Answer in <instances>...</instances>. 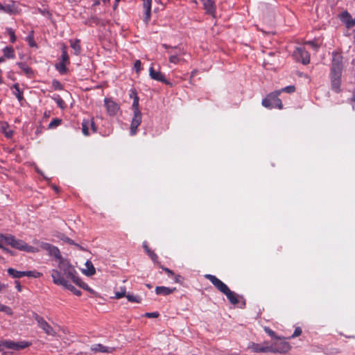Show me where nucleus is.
Wrapping results in <instances>:
<instances>
[{
  "instance_id": "57",
  "label": "nucleus",
  "mask_w": 355,
  "mask_h": 355,
  "mask_svg": "<svg viewBox=\"0 0 355 355\" xmlns=\"http://www.w3.org/2000/svg\"><path fill=\"white\" fill-rule=\"evenodd\" d=\"M67 242H68L69 243H70V244L76 245L78 246V245L76 244V243H74L71 239H67Z\"/></svg>"
},
{
  "instance_id": "54",
  "label": "nucleus",
  "mask_w": 355,
  "mask_h": 355,
  "mask_svg": "<svg viewBox=\"0 0 355 355\" xmlns=\"http://www.w3.org/2000/svg\"><path fill=\"white\" fill-rule=\"evenodd\" d=\"M41 276H42V273H41L40 272L34 271V273L33 275V277L37 278V277H40Z\"/></svg>"
},
{
  "instance_id": "64",
  "label": "nucleus",
  "mask_w": 355,
  "mask_h": 355,
  "mask_svg": "<svg viewBox=\"0 0 355 355\" xmlns=\"http://www.w3.org/2000/svg\"><path fill=\"white\" fill-rule=\"evenodd\" d=\"M53 189H54L56 191H58V188L57 187H55V186H54V187H53Z\"/></svg>"
},
{
  "instance_id": "12",
  "label": "nucleus",
  "mask_w": 355,
  "mask_h": 355,
  "mask_svg": "<svg viewBox=\"0 0 355 355\" xmlns=\"http://www.w3.org/2000/svg\"><path fill=\"white\" fill-rule=\"evenodd\" d=\"M104 102L108 114L114 116L118 113L120 109V106L118 103L114 102L112 99L107 98H105Z\"/></svg>"
},
{
  "instance_id": "51",
  "label": "nucleus",
  "mask_w": 355,
  "mask_h": 355,
  "mask_svg": "<svg viewBox=\"0 0 355 355\" xmlns=\"http://www.w3.org/2000/svg\"><path fill=\"white\" fill-rule=\"evenodd\" d=\"M182 277L180 275H175V282L181 284Z\"/></svg>"
},
{
  "instance_id": "32",
  "label": "nucleus",
  "mask_w": 355,
  "mask_h": 355,
  "mask_svg": "<svg viewBox=\"0 0 355 355\" xmlns=\"http://www.w3.org/2000/svg\"><path fill=\"white\" fill-rule=\"evenodd\" d=\"M125 295H127L126 294V288L125 287H121L120 288V291H116L115 292V298L116 299H121L123 297H125Z\"/></svg>"
},
{
  "instance_id": "8",
  "label": "nucleus",
  "mask_w": 355,
  "mask_h": 355,
  "mask_svg": "<svg viewBox=\"0 0 355 355\" xmlns=\"http://www.w3.org/2000/svg\"><path fill=\"white\" fill-rule=\"evenodd\" d=\"M249 348L256 353H272L273 351V345L268 342L262 344L252 343Z\"/></svg>"
},
{
  "instance_id": "37",
  "label": "nucleus",
  "mask_w": 355,
  "mask_h": 355,
  "mask_svg": "<svg viewBox=\"0 0 355 355\" xmlns=\"http://www.w3.org/2000/svg\"><path fill=\"white\" fill-rule=\"evenodd\" d=\"M62 120L60 119H54L49 124V128H53L58 126L61 123Z\"/></svg>"
},
{
  "instance_id": "24",
  "label": "nucleus",
  "mask_w": 355,
  "mask_h": 355,
  "mask_svg": "<svg viewBox=\"0 0 355 355\" xmlns=\"http://www.w3.org/2000/svg\"><path fill=\"white\" fill-rule=\"evenodd\" d=\"M272 94H269L265 98L262 100V105L267 108H272L273 107V104L272 102Z\"/></svg>"
},
{
  "instance_id": "20",
  "label": "nucleus",
  "mask_w": 355,
  "mask_h": 355,
  "mask_svg": "<svg viewBox=\"0 0 355 355\" xmlns=\"http://www.w3.org/2000/svg\"><path fill=\"white\" fill-rule=\"evenodd\" d=\"M280 93L281 91H275L271 93L273 97L272 98V102L273 104V107H277L279 109H282L283 105L282 101L278 98V96L280 94Z\"/></svg>"
},
{
  "instance_id": "53",
  "label": "nucleus",
  "mask_w": 355,
  "mask_h": 355,
  "mask_svg": "<svg viewBox=\"0 0 355 355\" xmlns=\"http://www.w3.org/2000/svg\"><path fill=\"white\" fill-rule=\"evenodd\" d=\"M33 273H34V271H24V276H27V277H33Z\"/></svg>"
},
{
  "instance_id": "34",
  "label": "nucleus",
  "mask_w": 355,
  "mask_h": 355,
  "mask_svg": "<svg viewBox=\"0 0 355 355\" xmlns=\"http://www.w3.org/2000/svg\"><path fill=\"white\" fill-rule=\"evenodd\" d=\"M0 311L5 312L7 315H12L13 311L9 306H5L0 303Z\"/></svg>"
},
{
  "instance_id": "61",
  "label": "nucleus",
  "mask_w": 355,
  "mask_h": 355,
  "mask_svg": "<svg viewBox=\"0 0 355 355\" xmlns=\"http://www.w3.org/2000/svg\"><path fill=\"white\" fill-rule=\"evenodd\" d=\"M55 87H59L60 88V83L58 82L53 83Z\"/></svg>"
},
{
  "instance_id": "2",
  "label": "nucleus",
  "mask_w": 355,
  "mask_h": 355,
  "mask_svg": "<svg viewBox=\"0 0 355 355\" xmlns=\"http://www.w3.org/2000/svg\"><path fill=\"white\" fill-rule=\"evenodd\" d=\"M205 277L209 279L220 292L225 295L231 304L235 305L239 303V295L232 291L225 283L216 276L207 274L205 275Z\"/></svg>"
},
{
  "instance_id": "30",
  "label": "nucleus",
  "mask_w": 355,
  "mask_h": 355,
  "mask_svg": "<svg viewBox=\"0 0 355 355\" xmlns=\"http://www.w3.org/2000/svg\"><path fill=\"white\" fill-rule=\"evenodd\" d=\"M3 54L8 58H12L15 55L14 50L12 47L7 46L3 49Z\"/></svg>"
},
{
  "instance_id": "47",
  "label": "nucleus",
  "mask_w": 355,
  "mask_h": 355,
  "mask_svg": "<svg viewBox=\"0 0 355 355\" xmlns=\"http://www.w3.org/2000/svg\"><path fill=\"white\" fill-rule=\"evenodd\" d=\"M145 315L149 318H155L159 316V313L157 312L146 313Z\"/></svg>"
},
{
  "instance_id": "39",
  "label": "nucleus",
  "mask_w": 355,
  "mask_h": 355,
  "mask_svg": "<svg viewBox=\"0 0 355 355\" xmlns=\"http://www.w3.org/2000/svg\"><path fill=\"white\" fill-rule=\"evenodd\" d=\"M264 331L269 335L272 338H275L276 340H278L279 339V337H277L276 336V334L275 333V331H273L272 330H271L270 329H269L268 327H264Z\"/></svg>"
},
{
  "instance_id": "33",
  "label": "nucleus",
  "mask_w": 355,
  "mask_h": 355,
  "mask_svg": "<svg viewBox=\"0 0 355 355\" xmlns=\"http://www.w3.org/2000/svg\"><path fill=\"white\" fill-rule=\"evenodd\" d=\"M62 62H69V56L67 52V46L63 45L62 47Z\"/></svg>"
},
{
  "instance_id": "25",
  "label": "nucleus",
  "mask_w": 355,
  "mask_h": 355,
  "mask_svg": "<svg viewBox=\"0 0 355 355\" xmlns=\"http://www.w3.org/2000/svg\"><path fill=\"white\" fill-rule=\"evenodd\" d=\"M71 47L73 49L76 55H78L80 52L81 47L80 45V40H76L74 41L71 40Z\"/></svg>"
},
{
  "instance_id": "16",
  "label": "nucleus",
  "mask_w": 355,
  "mask_h": 355,
  "mask_svg": "<svg viewBox=\"0 0 355 355\" xmlns=\"http://www.w3.org/2000/svg\"><path fill=\"white\" fill-rule=\"evenodd\" d=\"M203 3L206 12L213 17H215L216 6L214 0H201Z\"/></svg>"
},
{
  "instance_id": "18",
  "label": "nucleus",
  "mask_w": 355,
  "mask_h": 355,
  "mask_svg": "<svg viewBox=\"0 0 355 355\" xmlns=\"http://www.w3.org/2000/svg\"><path fill=\"white\" fill-rule=\"evenodd\" d=\"M0 10L10 15L16 14L18 12L17 7L13 1L4 6L2 5V8H1Z\"/></svg>"
},
{
  "instance_id": "46",
  "label": "nucleus",
  "mask_w": 355,
  "mask_h": 355,
  "mask_svg": "<svg viewBox=\"0 0 355 355\" xmlns=\"http://www.w3.org/2000/svg\"><path fill=\"white\" fill-rule=\"evenodd\" d=\"M134 67L137 71V73H139L141 70V61L140 60H136L135 62Z\"/></svg>"
},
{
  "instance_id": "3",
  "label": "nucleus",
  "mask_w": 355,
  "mask_h": 355,
  "mask_svg": "<svg viewBox=\"0 0 355 355\" xmlns=\"http://www.w3.org/2000/svg\"><path fill=\"white\" fill-rule=\"evenodd\" d=\"M132 107L134 108V116L130 125V133L134 135L141 122V113L139 110V97L137 95L134 98Z\"/></svg>"
},
{
  "instance_id": "43",
  "label": "nucleus",
  "mask_w": 355,
  "mask_h": 355,
  "mask_svg": "<svg viewBox=\"0 0 355 355\" xmlns=\"http://www.w3.org/2000/svg\"><path fill=\"white\" fill-rule=\"evenodd\" d=\"M27 40L28 41L30 46H35V43L33 40V31L31 32L30 35L27 37Z\"/></svg>"
},
{
  "instance_id": "26",
  "label": "nucleus",
  "mask_w": 355,
  "mask_h": 355,
  "mask_svg": "<svg viewBox=\"0 0 355 355\" xmlns=\"http://www.w3.org/2000/svg\"><path fill=\"white\" fill-rule=\"evenodd\" d=\"M331 78L332 89L338 92L340 86V78L331 77Z\"/></svg>"
},
{
  "instance_id": "59",
  "label": "nucleus",
  "mask_w": 355,
  "mask_h": 355,
  "mask_svg": "<svg viewBox=\"0 0 355 355\" xmlns=\"http://www.w3.org/2000/svg\"><path fill=\"white\" fill-rule=\"evenodd\" d=\"M144 248L145 249L146 252H147V250H151L147 245L144 244Z\"/></svg>"
},
{
  "instance_id": "27",
  "label": "nucleus",
  "mask_w": 355,
  "mask_h": 355,
  "mask_svg": "<svg viewBox=\"0 0 355 355\" xmlns=\"http://www.w3.org/2000/svg\"><path fill=\"white\" fill-rule=\"evenodd\" d=\"M12 237L13 236L12 235H3V234H0V243L3 245V244H7V245H10V243L12 241Z\"/></svg>"
},
{
  "instance_id": "35",
  "label": "nucleus",
  "mask_w": 355,
  "mask_h": 355,
  "mask_svg": "<svg viewBox=\"0 0 355 355\" xmlns=\"http://www.w3.org/2000/svg\"><path fill=\"white\" fill-rule=\"evenodd\" d=\"M19 68L24 71V73L27 75H30L32 73V70L27 65H26L23 62L18 63Z\"/></svg>"
},
{
  "instance_id": "13",
  "label": "nucleus",
  "mask_w": 355,
  "mask_h": 355,
  "mask_svg": "<svg viewBox=\"0 0 355 355\" xmlns=\"http://www.w3.org/2000/svg\"><path fill=\"white\" fill-rule=\"evenodd\" d=\"M55 275V284L61 286L64 288L67 289L70 291L71 292L73 293L76 290V288L70 283L71 280H64L62 279L59 278V276L56 272H54Z\"/></svg>"
},
{
  "instance_id": "58",
  "label": "nucleus",
  "mask_w": 355,
  "mask_h": 355,
  "mask_svg": "<svg viewBox=\"0 0 355 355\" xmlns=\"http://www.w3.org/2000/svg\"><path fill=\"white\" fill-rule=\"evenodd\" d=\"M0 248L3 249L5 252H9V250L8 248H4L2 244L0 243Z\"/></svg>"
},
{
  "instance_id": "9",
  "label": "nucleus",
  "mask_w": 355,
  "mask_h": 355,
  "mask_svg": "<svg viewBox=\"0 0 355 355\" xmlns=\"http://www.w3.org/2000/svg\"><path fill=\"white\" fill-rule=\"evenodd\" d=\"M40 246L42 250L46 251L49 255L53 257L57 261L63 258L57 247L48 243H42Z\"/></svg>"
},
{
  "instance_id": "5",
  "label": "nucleus",
  "mask_w": 355,
  "mask_h": 355,
  "mask_svg": "<svg viewBox=\"0 0 355 355\" xmlns=\"http://www.w3.org/2000/svg\"><path fill=\"white\" fill-rule=\"evenodd\" d=\"M343 57L338 53H333L331 77L340 78L343 69Z\"/></svg>"
},
{
  "instance_id": "40",
  "label": "nucleus",
  "mask_w": 355,
  "mask_h": 355,
  "mask_svg": "<svg viewBox=\"0 0 355 355\" xmlns=\"http://www.w3.org/2000/svg\"><path fill=\"white\" fill-rule=\"evenodd\" d=\"M8 33L10 37V41L11 42H15L16 41V37L15 35V32L12 28H8L7 29Z\"/></svg>"
},
{
  "instance_id": "60",
  "label": "nucleus",
  "mask_w": 355,
  "mask_h": 355,
  "mask_svg": "<svg viewBox=\"0 0 355 355\" xmlns=\"http://www.w3.org/2000/svg\"><path fill=\"white\" fill-rule=\"evenodd\" d=\"M351 101H352V102H354V103H355V91L354 92V94H353V96H352V98H351Z\"/></svg>"
},
{
  "instance_id": "62",
  "label": "nucleus",
  "mask_w": 355,
  "mask_h": 355,
  "mask_svg": "<svg viewBox=\"0 0 355 355\" xmlns=\"http://www.w3.org/2000/svg\"><path fill=\"white\" fill-rule=\"evenodd\" d=\"M5 287H6V286H5L4 284H0V291H1L2 289H3Z\"/></svg>"
},
{
  "instance_id": "44",
  "label": "nucleus",
  "mask_w": 355,
  "mask_h": 355,
  "mask_svg": "<svg viewBox=\"0 0 355 355\" xmlns=\"http://www.w3.org/2000/svg\"><path fill=\"white\" fill-rule=\"evenodd\" d=\"M281 92L282 91H284V92H288V93H293L295 91V87L293 85H291V86H288V87H284V89H282V90H280Z\"/></svg>"
},
{
  "instance_id": "42",
  "label": "nucleus",
  "mask_w": 355,
  "mask_h": 355,
  "mask_svg": "<svg viewBox=\"0 0 355 355\" xmlns=\"http://www.w3.org/2000/svg\"><path fill=\"white\" fill-rule=\"evenodd\" d=\"M58 105L61 108V109H64L65 107V104H64V101L60 98V97H58L56 98H55Z\"/></svg>"
},
{
  "instance_id": "23",
  "label": "nucleus",
  "mask_w": 355,
  "mask_h": 355,
  "mask_svg": "<svg viewBox=\"0 0 355 355\" xmlns=\"http://www.w3.org/2000/svg\"><path fill=\"white\" fill-rule=\"evenodd\" d=\"M8 273L13 278H20L24 276V271H18L14 268H9L8 269Z\"/></svg>"
},
{
  "instance_id": "19",
  "label": "nucleus",
  "mask_w": 355,
  "mask_h": 355,
  "mask_svg": "<svg viewBox=\"0 0 355 355\" xmlns=\"http://www.w3.org/2000/svg\"><path fill=\"white\" fill-rule=\"evenodd\" d=\"M85 268L83 269V272L87 276H92L95 274L96 269L90 261H87L85 264Z\"/></svg>"
},
{
  "instance_id": "50",
  "label": "nucleus",
  "mask_w": 355,
  "mask_h": 355,
  "mask_svg": "<svg viewBox=\"0 0 355 355\" xmlns=\"http://www.w3.org/2000/svg\"><path fill=\"white\" fill-rule=\"evenodd\" d=\"M89 125H91L92 130L94 132H96L97 129H96V127L95 125V123H94V121L93 119L91 121H89Z\"/></svg>"
},
{
  "instance_id": "45",
  "label": "nucleus",
  "mask_w": 355,
  "mask_h": 355,
  "mask_svg": "<svg viewBox=\"0 0 355 355\" xmlns=\"http://www.w3.org/2000/svg\"><path fill=\"white\" fill-rule=\"evenodd\" d=\"M302 334V329L300 327H297L295 329L293 334L291 336V338H295L301 335Z\"/></svg>"
},
{
  "instance_id": "31",
  "label": "nucleus",
  "mask_w": 355,
  "mask_h": 355,
  "mask_svg": "<svg viewBox=\"0 0 355 355\" xmlns=\"http://www.w3.org/2000/svg\"><path fill=\"white\" fill-rule=\"evenodd\" d=\"M89 120H83L82 123V130L83 133L85 136H88L89 135Z\"/></svg>"
},
{
  "instance_id": "15",
  "label": "nucleus",
  "mask_w": 355,
  "mask_h": 355,
  "mask_svg": "<svg viewBox=\"0 0 355 355\" xmlns=\"http://www.w3.org/2000/svg\"><path fill=\"white\" fill-rule=\"evenodd\" d=\"M143 7L144 9V21L146 24H148L150 19V11H151V2L152 0H142Z\"/></svg>"
},
{
  "instance_id": "11",
  "label": "nucleus",
  "mask_w": 355,
  "mask_h": 355,
  "mask_svg": "<svg viewBox=\"0 0 355 355\" xmlns=\"http://www.w3.org/2000/svg\"><path fill=\"white\" fill-rule=\"evenodd\" d=\"M273 351L272 353H286L291 349L289 343L285 340H282L280 338L277 340L273 344Z\"/></svg>"
},
{
  "instance_id": "28",
  "label": "nucleus",
  "mask_w": 355,
  "mask_h": 355,
  "mask_svg": "<svg viewBox=\"0 0 355 355\" xmlns=\"http://www.w3.org/2000/svg\"><path fill=\"white\" fill-rule=\"evenodd\" d=\"M12 88L14 89L13 94L16 96L19 101H21L23 100V94L22 92L19 90V85L15 84Z\"/></svg>"
},
{
  "instance_id": "14",
  "label": "nucleus",
  "mask_w": 355,
  "mask_h": 355,
  "mask_svg": "<svg viewBox=\"0 0 355 355\" xmlns=\"http://www.w3.org/2000/svg\"><path fill=\"white\" fill-rule=\"evenodd\" d=\"M149 75L153 80L164 83L169 85L170 83L165 79L164 74L160 71H156L153 67L149 69Z\"/></svg>"
},
{
  "instance_id": "55",
  "label": "nucleus",
  "mask_w": 355,
  "mask_h": 355,
  "mask_svg": "<svg viewBox=\"0 0 355 355\" xmlns=\"http://www.w3.org/2000/svg\"><path fill=\"white\" fill-rule=\"evenodd\" d=\"M15 284H16V288L19 291H21V284L19 282H15Z\"/></svg>"
},
{
  "instance_id": "17",
  "label": "nucleus",
  "mask_w": 355,
  "mask_h": 355,
  "mask_svg": "<svg viewBox=\"0 0 355 355\" xmlns=\"http://www.w3.org/2000/svg\"><path fill=\"white\" fill-rule=\"evenodd\" d=\"M91 349L94 352L112 353L115 349L114 347H108L101 344H95L92 346Z\"/></svg>"
},
{
  "instance_id": "21",
  "label": "nucleus",
  "mask_w": 355,
  "mask_h": 355,
  "mask_svg": "<svg viewBox=\"0 0 355 355\" xmlns=\"http://www.w3.org/2000/svg\"><path fill=\"white\" fill-rule=\"evenodd\" d=\"M163 46L168 50V53L173 55H184L186 53V51L184 49H178V47H173L170 46L167 44H163Z\"/></svg>"
},
{
  "instance_id": "48",
  "label": "nucleus",
  "mask_w": 355,
  "mask_h": 355,
  "mask_svg": "<svg viewBox=\"0 0 355 355\" xmlns=\"http://www.w3.org/2000/svg\"><path fill=\"white\" fill-rule=\"evenodd\" d=\"M3 132L6 135V137H10L12 135V131L10 129L7 130V128H5L4 127H3Z\"/></svg>"
},
{
  "instance_id": "41",
  "label": "nucleus",
  "mask_w": 355,
  "mask_h": 355,
  "mask_svg": "<svg viewBox=\"0 0 355 355\" xmlns=\"http://www.w3.org/2000/svg\"><path fill=\"white\" fill-rule=\"evenodd\" d=\"M180 61V59L177 56V55L171 54L169 57V62L171 63L177 64Z\"/></svg>"
},
{
  "instance_id": "4",
  "label": "nucleus",
  "mask_w": 355,
  "mask_h": 355,
  "mask_svg": "<svg viewBox=\"0 0 355 355\" xmlns=\"http://www.w3.org/2000/svg\"><path fill=\"white\" fill-rule=\"evenodd\" d=\"M30 344L26 341L15 342L10 340H0V352L5 349L18 351L28 347Z\"/></svg>"
},
{
  "instance_id": "56",
  "label": "nucleus",
  "mask_w": 355,
  "mask_h": 355,
  "mask_svg": "<svg viewBox=\"0 0 355 355\" xmlns=\"http://www.w3.org/2000/svg\"><path fill=\"white\" fill-rule=\"evenodd\" d=\"M73 293L74 295H77V296L81 295V292L79 290L76 289V288L75 291Z\"/></svg>"
},
{
  "instance_id": "36",
  "label": "nucleus",
  "mask_w": 355,
  "mask_h": 355,
  "mask_svg": "<svg viewBox=\"0 0 355 355\" xmlns=\"http://www.w3.org/2000/svg\"><path fill=\"white\" fill-rule=\"evenodd\" d=\"M56 69L61 73H64L67 71V67L64 62H60L56 64Z\"/></svg>"
},
{
  "instance_id": "29",
  "label": "nucleus",
  "mask_w": 355,
  "mask_h": 355,
  "mask_svg": "<svg viewBox=\"0 0 355 355\" xmlns=\"http://www.w3.org/2000/svg\"><path fill=\"white\" fill-rule=\"evenodd\" d=\"M125 297L130 302L140 303L141 301V299L139 296L134 295L130 293H128L127 295H125Z\"/></svg>"
},
{
  "instance_id": "1",
  "label": "nucleus",
  "mask_w": 355,
  "mask_h": 355,
  "mask_svg": "<svg viewBox=\"0 0 355 355\" xmlns=\"http://www.w3.org/2000/svg\"><path fill=\"white\" fill-rule=\"evenodd\" d=\"M54 272L58 274L59 278L64 280H71V282L74 283L83 289L89 291L91 293H94V291L78 277L75 267L70 263L69 260L65 258H62L58 261V268L52 270L51 277L53 279V282L55 284V275Z\"/></svg>"
},
{
  "instance_id": "7",
  "label": "nucleus",
  "mask_w": 355,
  "mask_h": 355,
  "mask_svg": "<svg viewBox=\"0 0 355 355\" xmlns=\"http://www.w3.org/2000/svg\"><path fill=\"white\" fill-rule=\"evenodd\" d=\"M35 320L40 329H42L46 335L51 336H57L55 330L42 317L39 315L35 316Z\"/></svg>"
},
{
  "instance_id": "38",
  "label": "nucleus",
  "mask_w": 355,
  "mask_h": 355,
  "mask_svg": "<svg viewBox=\"0 0 355 355\" xmlns=\"http://www.w3.org/2000/svg\"><path fill=\"white\" fill-rule=\"evenodd\" d=\"M147 254L154 262L157 261L158 257L153 251L147 250Z\"/></svg>"
},
{
  "instance_id": "22",
  "label": "nucleus",
  "mask_w": 355,
  "mask_h": 355,
  "mask_svg": "<svg viewBox=\"0 0 355 355\" xmlns=\"http://www.w3.org/2000/svg\"><path fill=\"white\" fill-rule=\"evenodd\" d=\"M175 290V288H170L165 286H157L155 292L157 295H168L172 293Z\"/></svg>"
},
{
  "instance_id": "52",
  "label": "nucleus",
  "mask_w": 355,
  "mask_h": 355,
  "mask_svg": "<svg viewBox=\"0 0 355 355\" xmlns=\"http://www.w3.org/2000/svg\"><path fill=\"white\" fill-rule=\"evenodd\" d=\"M162 269H163L166 272H167L169 275H171V276L174 275V272H173L171 270H170V269H168V268H164V267H163V266H162Z\"/></svg>"
},
{
  "instance_id": "49",
  "label": "nucleus",
  "mask_w": 355,
  "mask_h": 355,
  "mask_svg": "<svg viewBox=\"0 0 355 355\" xmlns=\"http://www.w3.org/2000/svg\"><path fill=\"white\" fill-rule=\"evenodd\" d=\"M306 44L311 45L314 49L317 50L318 48V45L313 41H309L306 42Z\"/></svg>"
},
{
  "instance_id": "6",
  "label": "nucleus",
  "mask_w": 355,
  "mask_h": 355,
  "mask_svg": "<svg viewBox=\"0 0 355 355\" xmlns=\"http://www.w3.org/2000/svg\"><path fill=\"white\" fill-rule=\"evenodd\" d=\"M12 241L10 243V245L12 248L18 249L19 250H23L27 252H39V249L34 248L33 246L28 245L24 241L16 239L14 236L12 237Z\"/></svg>"
},
{
  "instance_id": "63",
  "label": "nucleus",
  "mask_w": 355,
  "mask_h": 355,
  "mask_svg": "<svg viewBox=\"0 0 355 355\" xmlns=\"http://www.w3.org/2000/svg\"><path fill=\"white\" fill-rule=\"evenodd\" d=\"M99 3H100L99 0H96V1H94V6L99 5Z\"/></svg>"
},
{
  "instance_id": "10",
  "label": "nucleus",
  "mask_w": 355,
  "mask_h": 355,
  "mask_svg": "<svg viewBox=\"0 0 355 355\" xmlns=\"http://www.w3.org/2000/svg\"><path fill=\"white\" fill-rule=\"evenodd\" d=\"M293 56L298 62L306 64L310 61L309 53L302 47H297L293 53Z\"/></svg>"
}]
</instances>
